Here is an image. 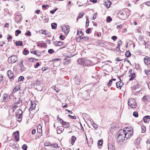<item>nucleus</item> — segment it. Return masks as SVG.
Segmentation results:
<instances>
[{"instance_id":"nucleus-10","label":"nucleus","mask_w":150,"mask_h":150,"mask_svg":"<svg viewBox=\"0 0 150 150\" xmlns=\"http://www.w3.org/2000/svg\"><path fill=\"white\" fill-rule=\"evenodd\" d=\"M13 134L14 135L15 138L16 139V142L18 141L19 139V133L18 131H17L13 133Z\"/></svg>"},{"instance_id":"nucleus-2","label":"nucleus","mask_w":150,"mask_h":150,"mask_svg":"<svg viewBox=\"0 0 150 150\" xmlns=\"http://www.w3.org/2000/svg\"><path fill=\"white\" fill-rule=\"evenodd\" d=\"M128 105L132 108H135L136 105L135 100L132 98L129 99L128 100Z\"/></svg>"},{"instance_id":"nucleus-40","label":"nucleus","mask_w":150,"mask_h":150,"mask_svg":"<svg viewBox=\"0 0 150 150\" xmlns=\"http://www.w3.org/2000/svg\"><path fill=\"white\" fill-rule=\"evenodd\" d=\"M15 32L16 33L15 34V35L16 36H17L19 34L21 33V31L19 30H18L15 31Z\"/></svg>"},{"instance_id":"nucleus-60","label":"nucleus","mask_w":150,"mask_h":150,"mask_svg":"<svg viewBox=\"0 0 150 150\" xmlns=\"http://www.w3.org/2000/svg\"><path fill=\"white\" fill-rule=\"evenodd\" d=\"M91 30V28H88L86 30V33H87L89 34L90 33V32Z\"/></svg>"},{"instance_id":"nucleus-36","label":"nucleus","mask_w":150,"mask_h":150,"mask_svg":"<svg viewBox=\"0 0 150 150\" xmlns=\"http://www.w3.org/2000/svg\"><path fill=\"white\" fill-rule=\"evenodd\" d=\"M131 55V53L129 50L127 51L125 53V55L126 57H129Z\"/></svg>"},{"instance_id":"nucleus-3","label":"nucleus","mask_w":150,"mask_h":150,"mask_svg":"<svg viewBox=\"0 0 150 150\" xmlns=\"http://www.w3.org/2000/svg\"><path fill=\"white\" fill-rule=\"evenodd\" d=\"M120 131H120L119 132V135L117 138V140L120 142H123L125 139L124 136V134L123 133V130H121Z\"/></svg>"},{"instance_id":"nucleus-14","label":"nucleus","mask_w":150,"mask_h":150,"mask_svg":"<svg viewBox=\"0 0 150 150\" xmlns=\"http://www.w3.org/2000/svg\"><path fill=\"white\" fill-rule=\"evenodd\" d=\"M140 139L137 138L134 140V144L137 148H138L140 147L139 144L140 142Z\"/></svg>"},{"instance_id":"nucleus-17","label":"nucleus","mask_w":150,"mask_h":150,"mask_svg":"<svg viewBox=\"0 0 150 150\" xmlns=\"http://www.w3.org/2000/svg\"><path fill=\"white\" fill-rule=\"evenodd\" d=\"M62 124L63 127L66 128L69 127L70 126L69 123L68 122L64 121Z\"/></svg>"},{"instance_id":"nucleus-54","label":"nucleus","mask_w":150,"mask_h":150,"mask_svg":"<svg viewBox=\"0 0 150 150\" xmlns=\"http://www.w3.org/2000/svg\"><path fill=\"white\" fill-rule=\"evenodd\" d=\"M122 41L120 40L118 42V44L117 46L120 47V46L122 45Z\"/></svg>"},{"instance_id":"nucleus-46","label":"nucleus","mask_w":150,"mask_h":150,"mask_svg":"<svg viewBox=\"0 0 150 150\" xmlns=\"http://www.w3.org/2000/svg\"><path fill=\"white\" fill-rule=\"evenodd\" d=\"M27 146L25 144H23L22 147V148L24 150H27Z\"/></svg>"},{"instance_id":"nucleus-37","label":"nucleus","mask_w":150,"mask_h":150,"mask_svg":"<svg viewBox=\"0 0 150 150\" xmlns=\"http://www.w3.org/2000/svg\"><path fill=\"white\" fill-rule=\"evenodd\" d=\"M80 39H83V41H85L88 40L89 39L88 37L86 36L80 37Z\"/></svg>"},{"instance_id":"nucleus-35","label":"nucleus","mask_w":150,"mask_h":150,"mask_svg":"<svg viewBox=\"0 0 150 150\" xmlns=\"http://www.w3.org/2000/svg\"><path fill=\"white\" fill-rule=\"evenodd\" d=\"M51 27L52 29H55L57 28V24L55 23H53L51 24Z\"/></svg>"},{"instance_id":"nucleus-47","label":"nucleus","mask_w":150,"mask_h":150,"mask_svg":"<svg viewBox=\"0 0 150 150\" xmlns=\"http://www.w3.org/2000/svg\"><path fill=\"white\" fill-rule=\"evenodd\" d=\"M103 144V141L101 140H100L98 142V144L99 146Z\"/></svg>"},{"instance_id":"nucleus-56","label":"nucleus","mask_w":150,"mask_h":150,"mask_svg":"<svg viewBox=\"0 0 150 150\" xmlns=\"http://www.w3.org/2000/svg\"><path fill=\"white\" fill-rule=\"evenodd\" d=\"M112 81L111 79L109 80V83L108 84V86H110L112 84Z\"/></svg>"},{"instance_id":"nucleus-48","label":"nucleus","mask_w":150,"mask_h":150,"mask_svg":"<svg viewBox=\"0 0 150 150\" xmlns=\"http://www.w3.org/2000/svg\"><path fill=\"white\" fill-rule=\"evenodd\" d=\"M48 52L50 54H52L54 52V51L52 49H50L48 50Z\"/></svg>"},{"instance_id":"nucleus-53","label":"nucleus","mask_w":150,"mask_h":150,"mask_svg":"<svg viewBox=\"0 0 150 150\" xmlns=\"http://www.w3.org/2000/svg\"><path fill=\"white\" fill-rule=\"evenodd\" d=\"M142 132H144L146 131V127L144 126H142Z\"/></svg>"},{"instance_id":"nucleus-19","label":"nucleus","mask_w":150,"mask_h":150,"mask_svg":"<svg viewBox=\"0 0 150 150\" xmlns=\"http://www.w3.org/2000/svg\"><path fill=\"white\" fill-rule=\"evenodd\" d=\"M91 61L89 59L84 60V64L85 65H90L91 64Z\"/></svg>"},{"instance_id":"nucleus-45","label":"nucleus","mask_w":150,"mask_h":150,"mask_svg":"<svg viewBox=\"0 0 150 150\" xmlns=\"http://www.w3.org/2000/svg\"><path fill=\"white\" fill-rule=\"evenodd\" d=\"M24 77L23 76H20L19 77L18 79V82H20L22 81H23L24 80Z\"/></svg>"},{"instance_id":"nucleus-7","label":"nucleus","mask_w":150,"mask_h":150,"mask_svg":"<svg viewBox=\"0 0 150 150\" xmlns=\"http://www.w3.org/2000/svg\"><path fill=\"white\" fill-rule=\"evenodd\" d=\"M63 31L65 34L67 35L69 32V25H65L62 26V28Z\"/></svg>"},{"instance_id":"nucleus-1","label":"nucleus","mask_w":150,"mask_h":150,"mask_svg":"<svg viewBox=\"0 0 150 150\" xmlns=\"http://www.w3.org/2000/svg\"><path fill=\"white\" fill-rule=\"evenodd\" d=\"M17 112L16 114V117H17L16 119H18V120H17V121L20 122L22 120L23 112L21 109L17 110Z\"/></svg>"},{"instance_id":"nucleus-38","label":"nucleus","mask_w":150,"mask_h":150,"mask_svg":"<svg viewBox=\"0 0 150 150\" xmlns=\"http://www.w3.org/2000/svg\"><path fill=\"white\" fill-rule=\"evenodd\" d=\"M29 52V51L28 50H26V49H24L23 50V53L25 55H27Z\"/></svg>"},{"instance_id":"nucleus-21","label":"nucleus","mask_w":150,"mask_h":150,"mask_svg":"<svg viewBox=\"0 0 150 150\" xmlns=\"http://www.w3.org/2000/svg\"><path fill=\"white\" fill-rule=\"evenodd\" d=\"M111 3L110 1L108 0L107 1L105 2L104 5L107 7V8H108L110 7Z\"/></svg>"},{"instance_id":"nucleus-52","label":"nucleus","mask_w":150,"mask_h":150,"mask_svg":"<svg viewBox=\"0 0 150 150\" xmlns=\"http://www.w3.org/2000/svg\"><path fill=\"white\" fill-rule=\"evenodd\" d=\"M116 51L118 52H121L120 47L117 46L116 48Z\"/></svg>"},{"instance_id":"nucleus-11","label":"nucleus","mask_w":150,"mask_h":150,"mask_svg":"<svg viewBox=\"0 0 150 150\" xmlns=\"http://www.w3.org/2000/svg\"><path fill=\"white\" fill-rule=\"evenodd\" d=\"M7 74L8 77L11 79H13L14 78V75L12 71L10 70L8 71Z\"/></svg>"},{"instance_id":"nucleus-13","label":"nucleus","mask_w":150,"mask_h":150,"mask_svg":"<svg viewBox=\"0 0 150 150\" xmlns=\"http://www.w3.org/2000/svg\"><path fill=\"white\" fill-rule=\"evenodd\" d=\"M22 19V16L21 15H17L15 18V21L17 23H19Z\"/></svg>"},{"instance_id":"nucleus-51","label":"nucleus","mask_w":150,"mask_h":150,"mask_svg":"<svg viewBox=\"0 0 150 150\" xmlns=\"http://www.w3.org/2000/svg\"><path fill=\"white\" fill-rule=\"evenodd\" d=\"M150 71L149 69H145L144 70V72L146 75H148Z\"/></svg>"},{"instance_id":"nucleus-59","label":"nucleus","mask_w":150,"mask_h":150,"mask_svg":"<svg viewBox=\"0 0 150 150\" xmlns=\"http://www.w3.org/2000/svg\"><path fill=\"white\" fill-rule=\"evenodd\" d=\"M25 34L27 35H28L29 36H30L31 35V33L30 31H28L25 33Z\"/></svg>"},{"instance_id":"nucleus-58","label":"nucleus","mask_w":150,"mask_h":150,"mask_svg":"<svg viewBox=\"0 0 150 150\" xmlns=\"http://www.w3.org/2000/svg\"><path fill=\"white\" fill-rule=\"evenodd\" d=\"M144 38L142 36H140L139 37V40L140 41H142L143 40Z\"/></svg>"},{"instance_id":"nucleus-29","label":"nucleus","mask_w":150,"mask_h":150,"mask_svg":"<svg viewBox=\"0 0 150 150\" xmlns=\"http://www.w3.org/2000/svg\"><path fill=\"white\" fill-rule=\"evenodd\" d=\"M42 127L40 125H39L37 127V132L38 133H40L42 132Z\"/></svg>"},{"instance_id":"nucleus-50","label":"nucleus","mask_w":150,"mask_h":150,"mask_svg":"<svg viewBox=\"0 0 150 150\" xmlns=\"http://www.w3.org/2000/svg\"><path fill=\"white\" fill-rule=\"evenodd\" d=\"M111 39L114 41H116L117 39V37L116 36H113L112 37Z\"/></svg>"},{"instance_id":"nucleus-26","label":"nucleus","mask_w":150,"mask_h":150,"mask_svg":"<svg viewBox=\"0 0 150 150\" xmlns=\"http://www.w3.org/2000/svg\"><path fill=\"white\" fill-rule=\"evenodd\" d=\"M45 44L43 43L38 42V46H39L40 47H45Z\"/></svg>"},{"instance_id":"nucleus-6","label":"nucleus","mask_w":150,"mask_h":150,"mask_svg":"<svg viewBox=\"0 0 150 150\" xmlns=\"http://www.w3.org/2000/svg\"><path fill=\"white\" fill-rule=\"evenodd\" d=\"M39 33L43 34L46 36V37H50V34L46 30H41L39 31Z\"/></svg>"},{"instance_id":"nucleus-22","label":"nucleus","mask_w":150,"mask_h":150,"mask_svg":"<svg viewBox=\"0 0 150 150\" xmlns=\"http://www.w3.org/2000/svg\"><path fill=\"white\" fill-rule=\"evenodd\" d=\"M150 118V116L149 115H147L144 116L143 118V120L145 123H147L148 122V120Z\"/></svg>"},{"instance_id":"nucleus-12","label":"nucleus","mask_w":150,"mask_h":150,"mask_svg":"<svg viewBox=\"0 0 150 150\" xmlns=\"http://www.w3.org/2000/svg\"><path fill=\"white\" fill-rule=\"evenodd\" d=\"M144 62L147 65H150V58L148 56H146L144 58Z\"/></svg>"},{"instance_id":"nucleus-42","label":"nucleus","mask_w":150,"mask_h":150,"mask_svg":"<svg viewBox=\"0 0 150 150\" xmlns=\"http://www.w3.org/2000/svg\"><path fill=\"white\" fill-rule=\"evenodd\" d=\"M112 20V18H111V17L110 16H108L107 17V19L106 20V21L107 22L109 23Z\"/></svg>"},{"instance_id":"nucleus-33","label":"nucleus","mask_w":150,"mask_h":150,"mask_svg":"<svg viewBox=\"0 0 150 150\" xmlns=\"http://www.w3.org/2000/svg\"><path fill=\"white\" fill-rule=\"evenodd\" d=\"M96 43L97 44V45H102L104 43V42L103 41L100 40H97L96 41Z\"/></svg>"},{"instance_id":"nucleus-25","label":"nucleus","mask_w":150,"mask_h":150,"mask_svg":"<svg viewBox=\"0 0 150 150\" xmlns=\"http://www.w3.org/2000/svg\"><path fill=\"white\" fill-rule=\"evenodd\" d=\"M36 106V103L35 101H32L31 102V105L30 106V108H31L32 109H34Z\"/></svg>"},{"instance_id":"nucleus-63","label":"nucleus","mask_w":150,"mask_h":150,"mask_svg":"<svg viewBox=\"0 0 150 150\" xmlns=\"http://www.w3.org/2000/svg\"><path fill=\"white\" fill-rule=\"evenodd\" d=\"M97 13H95L94 14V15H93V19H96V16H97Z\"/></svg>"},{"instance_id":"nucleus-49","label":"nucleus","mask_w":150,"mask_h":150,"mask_svg":"<svg viewBox=\"0 0 150 150\" xmlns=\"http://www.w3.org/2000/svg\"><path fill=\"white\" fill-rule=\"evenodd\" d=\"M31 59H32V62H34V60L35 59V60H38V59H36L35 58H29L28 59V61H30Z\"/></svg>"},{"instance_id":"nucleus-5","label":"nucleus","mask_w":150,"mask_h":150,"mask_svg":"<svg viewBox=\"0 0 150 150\" xmlns=\"http://www.w3.org/2000/svg\"><path fill=\"white\" fill-rule=\"evenodd\" d=\"M118 14L120 17V18L122 20H125L127 18V14L125 11H120Z\"/></svg>"},{"instance_id":"nucleus-24","label":"nucleus","mask_w":150,"mask_h":150,"mask_svg":"<svg viewBox=\"0 0 150 150\" xmlns=\"http://www.w3.org/2000/svg\"><path fill=\"white\" fill-rule=\"evenodd\" d=\"M84 60L83 59H80L78 60V62L79 64L81 65H83L84 64Z\"/></svg>"},{"instance_id":"nucleus-30","label":"nucleus","mask_w":150,"mask_h":150,"mask_svg":"<svg viewBox=\"0 0 150 150\" xmlns=\"http://www.w3.org/2000/svg\"><path fill=\"white\" fill-rule=\"evenodd\" d=\"M129 76H130L131 78L129 79V81H131L135 78V74L134 73L131 74H130Z\"/></svg>"},{"instance_id":"nucleus-39","label":"nucleus","mask_w":150,"mask_h":150,"mask_svg":"<svg viewBox=\"0 0 150 150\" xmlns=\"http://www.w3.org/2000/svg\"><path fill=\"white\" fill-rule=\"evenodd\" d=\"M83 15L84 13L83 12L80 13L79 15L78 16L76 20H78L79 19L81 18L83 16Z\"/></svg>"},{"instance_id":"nucleus-34","label":"nucleus","mask_w":150,"mask_h":150,"mask_svg":"<svg viewBox=\"0 0 150 150\" xmlns=\"http://www.w3.org/2000/svg\"><path fill=\"white\" fill-rule=\"evenodd\" d=\"M76 139V137H75L74 136H72L71 138V144H72V145H73Z\"/></svg>"},{"instance_id":"nucleus-27","label":"nucleus","mask_w":150,"mask_h":150,"mask_svg":"<svg viewBox=\"0 0 150 150\" xmlns=\"http://www.w3.org/2000/svg\"><path fill=\"white\" fill-rule=\"evenodd\" d=\"M17 107L18 106L17 105H15L10 109L9 110L13 112Z\"/></svg>"},{"instance_id":"nucleus-55","label":"nucleus","mask_w":150,"mask_h":150,"mask_svg":"<svg viewBox=\"0 0 150 150\" xmlns=\"http://www.w3.org/2000/svg\"><path fill=\"white\" fill-rule=\"evenodd\" d=\"M68 116L69 117L74 119H76V117L75 116H72L70 115H69Z\"/></svg>"},{"instance_id":"nucleus-43","label":"nucleus","mask_w":150,"mask_h":150,"mask_svg":"<svg viewBox=\"0 0 150 150\" xmlns=\"http://www.w3.org/2000/svg\"><path fill=\"white\" fill-rule=\"evenodd\" d=\"M7 98H8V95L6 93L4 94L3 97V100L4 102L5 101Z\"/></svg>"},{"instance_id":"nucleus-32","label":"nucleus","mask_w":150,"mask_h":150,"mask_svg":"<svg viewBox=\"0 0 150 150\" xmlns=\"http://www.w3.org/2000/svg\"><path fill=\"white\" fill-rule=\"evenodd\" d=\"M15 44L17 46H22L23 45V42L21 41H17L16 42Z\"/></svg>"},{"instance_id":"nucleus-31","label":"nucleus","mask_w":150,"mask_h":150,"mask_svg":"<svg viewBox=\"0 0 150 150\" xmlns=\"http://www.w3.org/2000/svg\"><path fill=\"white\" fill-rule=\"evenodd\" d=\"M63 131V130H62V128L61 127H57V134H60Z\"/></svg>"},{"instance_id":"nucleus-23","label":"nucleus","mask_w":150,"mask_h":150,"mask_svg":"<svg viewBox=\"0 0 150 150\" xmlns=\"http://www.w3.org/2000/svg\"><path fill=\"white\" fill-rule=\"evenodd\" d=\"M70 62V59H67V58H65L64 59V64L65 65H67Z\"/></svg>"},{"instance_id":"nucleus-20","label":"nucleus","mask_w":150,"mask_h":150,"mask_svg":"<svg viewBox=\"0 0 150 150\" xmlns=\"http://www.w3.org/2000/svg\"><path fill=\"white\" fill-rule=\"evenodd\" d=\"M74 79L75 80V83L76 84L79 85L80 84V80L78 77L76 76L74 78Z\"/></svg>"},{"instance_id":"nucleus-8","label":"nucleus","mask_w":150,"mask_h":150,"mask_svg":"<svg viewBox=\"0 0 150 150\" xmlns=\"http://www.w3.org/2000/svg\"><path fill=\"white\" fill-rule=\"evenodd\" d=\"M23 60L21 59L20 62L18 64V65L20 67L19 70L21 71L22 72L25 70V69L23 65Z\"/></svg>"},{"instance_id":"nucleus-61","label":"nucleus","mask_w":150,"mask_h":150,"mask_svg":"<svg viewBox=\"0 0 150 150\" xmlns=\"http://www.w3.org/2000/svg\"><path fill=\"white\" fill-rule=\"evenodd\" d=\"M42 8H45L46 9L47 7H49V6L48 5H42Z\"/></svg>"},{"instance_id":"nucleus-64","label":"nucleus","mask_w":150,"mask_h":150,"mask_svg":"<svg viewBox=\"0 0 150 150\" xmlns=\"http://www.w3.org/2000/svg\"><path fill=\"white\" fill-rule=\"evenodd\" d=\"M51 144V143L50 142H49L48 143H46L45 144V145L46 146H50Z\"/></svg>"},{"instance_id":"nucleus-16","label":"nucleus","mask_w":150,"mask_h":150,"mask_svg":"<svg viewBox=\"0 0 150 150\" xmlns=\"http://www.w3.org/2000/svg\"><path fill=\"white\" fill-rule=\"evenodd\" d=\"M116 87L117 88H119L120 89L121 87L123 85V83L121 81H119L116 83Z\"/></svg>"},{"instance_id":"nucleus-57","label":"nucleus","mask_w":150,"mask_h":150,"mask_svg":"<svg viewBox=\"0 0 150 150\" xmlns=\"http://www.w3.org/2000/svg\"><path fill=\"white\" fill-rule=\"evenodd\" d=\"M59 38L61 40H63L65 38V37L63 36L62 35H61L59 36Z\"/></svg>"},{"instance_id":"nucleus-18","label":"nucleus","mask_w":150,"mask_h":150,"mask_svg":"<svg viewBox=\"0 0 150 150\" xmlns=\"http://www.w3.org/2000/svg\"><path fill=\"white\" fill-rule=\"evenodd\" d=\"M54 43L56 46H60L63 44V42L60 41H56L54 42Z\"/></svg>"},{"instance_id":"nucleus-28","label":"nucleus","mask_w":150,"mask_h":150,"mask_svg":"<svg viewBox=\"0 0 150 150\" xmlns=\"http://www.w3.org/2000/svg\"><path fill=\"white\" fill-rule=\"evenodd\" d=\"M108 148L109 150H115L113 146L111 144H108Z\"/></svg>"},{"instance_id":"nucleus-41","label":"nucleus","mask_w":150,"mask_h":150,"mask_svg":"<svg viewBox=\"0 0 150 150\" xmlns=\"http://www.w3.org/2000/svg\"><path fill=\"white\" fill-rule=\"evenodd\" d=\"M50 146H51L52 147L55 148H57L58 145L56 143H54L53 144H51Z\"/></svg>"},{"instance_id":"nucleus-44","label":"nucleus","mask_w":150,"mask_h":150,"mask_svg":"<svg viewBox=\"0 0 150 150\" xmlns=\"http://www.w3.org/2000/svg\"><path fill=\"white\" fill-rule=\"evenodd\" d=\"M133 116L135 117H137L138 116V112L137 111H135L133 113Z\"/></svg>"},{"instance_id":"nucleus-62","label":"nucleus","mask_w":150,"mask_h":150,"mask_svg":"<svg viewBox=\"0 0 150 150\" xmlns=\"http://www.w3.org/2000/svg\"><path fill=\"white\" fill-rule=\"evenodd\" d=\"M58 122L60 123H62V124L64 122V121L62 119L59 118V120H58Z\"/></svg>"},{"instance_id":"nucleus-4","label":"nucleus","mask_w":150,"mask_h":150,"mask_svg":"<svg viewBox=\"0 0 150 150\" xmlns=\"http://www.w3.org/2000/svg\"><path fill=\"white\" fill-rule=\"evenodd\" d=\"M18 60L17 56L13 55L9 57L8 58V61L9 63L13 64L15 63Z\"/></svg>"},{"instance_id":"nucleus-15","label":"nucleus","mask_w":150,"mask_h":150,"mask_svg":"<svg viewBox=\"0 0 150 150\" xmlns=\"http://www.w3.org/2000/svg\"><path fill=\"white\" fill-rule=\"evenodd\" d=\"M149 98L148 96H145L143 97L142 100L146 104H147L149 101Z\"/></svg>"},{"instance_id":"nucleus-9","label":"nucleus","mask_w":150,"mask_h":150,"mask_svg":"<svg viewBox=\"0 0 150 150\" xmlns=\"http://www.w3.org/2000/svg\"><path fill=\"white\" fill-rule=\"evenodd\" d=\"M123 133L124 134V136L126 140L129 138L131 137V136L132 135L133 133H129V132H126V131L124 130H123Z\"/></svg>"}]
</instances>
